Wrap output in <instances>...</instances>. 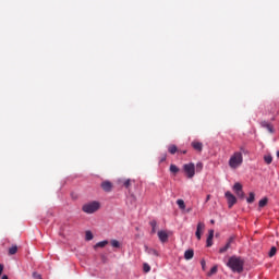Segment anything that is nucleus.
Instances as JSON below:
<instances>
[{
    "label": "nucleus",
    "instance_id": "1",
    "mask_svg": "<svg viewBox=\"0 0 279 279\" xmlns=\"http://www.w3.org/2000/svg\"><path fill=\"white\" fill-rule=\"evenodd\" d=\"M243 265H245V262H243L241 257L236 256L230 257L227 263V267H230L231 271L236 274H241L243 271Z\"/></svg>",
    "mask_w": 279,
    "mask_h": 279
},
{
    "label": "nucleus",
    "instance_id": "2",
    "mask_svg": "<svg viewBox=\"0 0 279 279\" xmlns=\"http://www.w3.org/2000/svg\"><path fill=\"white\" fill-rule=\"evenodd\" d=\"M243 165V153L235 151L229 159V167L231 169H239Z\"/></svg>",
    "mask_w": 279,
    "mask_h": 279
},
{
    "label": "nucleus",
    "instance_id": "3",
    "mask_svg": "<svg viewBox=\"0 0 279 279\" xmlns=\"http://www.w3.org/2000/svg\"><path fill=\"white\" fill-rule=\"evenodd\" d=\"M100 205L99 202L94 201L92 203H87L85 205H83L82 210L83 213H86L87 215H93V213H97V210H99Z\"/></svg>",
    "mask_w": 279,
    "mask_h": 279
},
{
    "label": "nucleus",
    "instance_id": "4",
    "mask_svg": "<svg viewBox=\"0 0 279 279\" xmlns=\"http://www.w3.org/2000/svg\"><path fill=\"white\" fill-rule=\"evenodd\" d=\"M183 171H184L186 178H189L190 180L195 178V163H193V162L185 163L183 166Z\"/></svg>",
    "mask_w": 279,
    "mask_h": 279
},
{
    "label": "nucleus",
    "instance_id": "5",
    "mask_svg": "<svg viewBox=\"0 0 279 279\" xmlns=\"http://www.w3.org/2000/svg\"><path fill=\"white\" fill-rule=\"evenodd\" d=\"M206 229V225L204 222H198L196 227L195 236L198 241H202V233Z\"/></svg>",
    "mask_w": 279,
    "mask_h": 279
},
{
    "label": "nucleus",
    "instance_id": "6",
    "mask_svg": "<svg viewBox=\"0 0 279 279\" xmlns=\"http://www.w3.org/2000/svg\"><path fill=\"white\" fill-rule=\"evenodd\" d=\"M234 243V236H230L223 247L219 248V254H226L227 250H230L232 247V244Z\"/></svg>",
    "mask_w": 279,
    "mask_h": 279
},
{
    "label": "nucleus",
    "instance_id": "7",
    "mask_svg": "<svg viewBox=\"0 0 279 279\" xmlns=\"http://www.w3.org/2000/svg\"><path fill=\"white\" fill-rule=\"evenodd\" d=\"M225 197H227L229 208H232V206L236 204V196H234L230 192H226Z\"/></svg>",
    "mask_w": 279,
    "mask_h": 279
},
{
    "label": "nucleus",
    "instance_id": "8",
    "mask_svg": "<svg viewBox=\"0 0 279 279\" xmlns=\"http://www.w3.org/2000/svg\"><path fill=\"white\" fill-rule=\"evenodd\" d=\"M132 182H134V180H131V179H120L118 181V184H120L121 186H124V189H131Z\"/></svg>",
    "mask_w": 279,
    "mask_h": 279
},
{
    "label": "nucleus",
    "instance_id": "9",
    "mask_svg": "<svg viewBox=\"0 0 279 279\" xmlns=\"http://www.w3.org/2000/svg\"><path fill=\"white\" fill-rule=\"evenodd\" d=\"M102 191H105L106 193H110V191H112V182L110 181H104L101 184H100Z\"/></svg>",
    "mask_w": 279,
    "mask_h": 279
},
{
    "label": "nucleus",
    "instance_id": "10",
    "mask_svg": "<svg viewBox=\"0 0 279 279\" xmlns=\"http://www.w3.org/2000/svg\"><path fill=\"white\" fill-rule=\"evenodd\" d=\"M158 238L161 243H167L169 241V234L167 231H158Z\"/></svg>",
    "mask_w": 279,
    "mask_h": 279
},
{
    "label": "nucleus",
    "instance_id": "11",
    "mask_svg": "<svg viewBox=\"0 0 279 279\" xmlns=\"http://www.w3.org/2000/svg\"><path fill=\"white\" fill-rule=\"evenodd\" d=\"M260 125H262L263 128H266V130H268V132H269L270 134H274V126L271 125V123H269V122H267V121H262V122H260Z\"/></svg>",
    "mask_w": 279,
    "mask_h": 279
},
{
    "label": "nucleus",
    "instance_id": "12",
    "mask_svg": "<svg viewBox=\"0 0 279 279\" xmlns=\"http://www.w3.org/2000/svg\"><path fill=\"white\" fill-rule=\"evenodd\" d=\"M192 147L196 151H202V149H204V144H202V142H192Z\"/></svg>",
    "mask_w": 279,
    "mask_h": 279
},
{
    "label": "nucleus",
    "instance_id": "13",
    "mask_svg": "<svg viewBox=\"0 0 279 279\" xmlns=\"http://www.w3.org/2000/svg\"><path fill=\"white\" fill-rule=\"evenodd\" d=\"M168 151L173 156L174 154H178L180 149H178V146H175L174 144H171L168 146Z\"/></svg>",
    "mask_w": 279,
    "mask_h": 279
},
{
    "label": "nucleus",
    "instance_id": "14",
    "mask_svg": "<svg viewBox=\"0 0 279 279\" xmlns=\"http://www.w3.org/2000/svg\"><path fill=\"white\" fill-rule=\"evenodd\" d=\"M193 256H195V252H193V250L185 251V253H184L185 260H191L193 258Z\"/></svg>",
    "mask_w": 279,
    "mask_h": 279
},
{
    "label": "nucleus",
    "instance_id": "15",
    "mask_svg": "<svg viewBox=\"0 0 279 279\" xmlns=\"http://www.w3.org/2000/svg\"><path fill=\"white\" fill-rule=\"evenodd\" d=\"M256 199V194L254 192H251L248 194V197L246 198L247 204H254V201Z\"/></svg>",
    "mask_w": 279,
    "mask_h": 279
},
{
    "label": "nucleus",
    "instance_id": "16",
    "mask_svg": "<svg viewBox=\"0 0 279 279\" xmlns=\"http://www.w3.org/2000/svg\"><path fill=\"white\" fill-rule=\"evenodd\" d=\"M16 252H19V246L12 245V246L9 248V256H14V254H16Z\"/></svg>",
    "mask_w": 279,
    "mask_h": 279
},
{
    "label": "nucleus",
    "instance_id": "17",
    "mask_svg": "<svg viewBox=\"0 0 279 279\" xmlns=\"http://www.w3.org/2000/svg\"><path fill=\"white\" fill-rule=\"evenodd\" d=\"M170 173H180V168H178V166L175 165H170Z\"/></svg>",
    "mask_w": 279,
    "mask_h": 279
},
{
    "label": "nucleus",
    "instance_id": "18",
    "mask_svg": "<svg viewBox=\"0 0 279 279\" xmlns=\"http://www.w3.org/2000/svg\"><path fill=\"white\" fill-rule=\"evenodd\" d=\"M267 202H269L267 197L262 198L258 203L259 208H265V206H267Z\"/></svg>",
    "mask_w": 279,
    "mask_h": 279
},
{
    "label": "nucleus",
    "instance_id": "19",
    "mask_svg": "<svg viewBox=\"0 0 279 279\" xmlns=\"http://www.w3.org/2000/svg\"><path fill=\"white\" fill-rule=\"evenodd\" d=\"M177 204L181 210H184L186 208V204L184 203V199H178Z\"/></svg>",
    "mask_w": 279,
    "mask_h": 279
},
{
    "label": "nucleus",
    "instance_id": "20",
    "mask_svg": "<svg viewBox=\"0 0 279 279\" xmlns=\"http://www.w3.org/2000/svg\"><path fill=\"white\" fill-rule=\"evenodd\" d=\"M106 245H108V240L96 243L94 248L97 250V247H106Z\"/></svg>",
    "mask_w": 279,
    "mask_h": 279
},
{
    "label": "nucleus",
    "instance_id": "21",
    "mask_svg": "<svg viewBox=\"0 0 279 279\" xmlns=\"http://www.w3.org/2000/svg\"><path fill=\"white\" fill-rule=\"evenodd\" d=\"M264 160H265L266 165H271V162H274V157H271V155H266L264 157Z\"/></svg>",
    "mask_w": 279,
    "mask_h": 279
},
{
    "label": "nucleus",
    "instance_id": "22",
    "mask_svg": "<svg viewBox=\"0 0 279 279\" xmlns=\"http://www.w3.org/2000/svg\"><path fill=\"white\" fill-rule=\"evenodd\" d=\"M233 191L234 193H238L239 191H243V185H241V183H235L233 185Z\"/></svg>",
    "mask_w": 279,
    "mask_h": 279
},
{
    "label": "nucleus",
    "instance_id": "23",
    "mask_svg": "<svg viewBox=\"0 0 279 279\" xmlns=\"http://www.w3.org/2000/svg\"><path fill=\"white\" fill-rule=\"evenodd\" d=\"M146 252H147V254H153V256H159L158 251H156L154 248H149L147 246H146Z\"/></svg>",
    "mask_w": 279,
    "mask_h": 279
},
{
    "label": "nucleus",
    "instance_id": "24",
    "mask_svg": "<svg viewBox=\"0 0 279 279\" xmlns=\"http://www.w3.org/2000/svg\"><path fill=\"white\" fill-rule=\"evenodd\" d=\"M156 226H158L156 220L150 221L151 234H156Z\"/></svg>",
    "mask_w": 279,
    "mask_h": 279
},
{
    "label": "nucleus",
    "instance_id": "25",
    "mask_svg": "<svg viewBox=\"0 0 279 279\" xmlns=\"http://www.w3.org/2000/svg\"><path fill=\"white\" fill-rule=\"evenodd\" d=\"M235 195L240 197V199H245V192H243V190L235 192Z\"/></svg>",
    "mask_w": 279,
    "mask_h": 279
},
{
    "label": "nucleus",
    "instance_id": "26",
    "mask_svg": "<svg viewBox=\"0 0 279 279\" xmlns=\"http://www.w3.org/2000/svg\"><path fill=\"white\" fill-rule=\"evenodd\" d=\"M278 252V248H276V246H272L269 251V256L270 258L276 256V253Z\"/></svg>",
    "mask_w": 279,
    "mask_h": 279
},
{
    "label": "nucleus",
    "instance_id": "27",
    "mask_svg": "<svg viewBox=\"0 0 279 279\" xmlns=\"http://www.w3.org/2000/svg\"><path fill=\"white\" fill-rule=\"evenodd\" d=\"M143 269L145 274H149V271H151V266H149V264H144Z\"/></svg>",
    "mask_w": 279,
    "mask_h": 279
},
{
    "label": "nucleus",
    "instance_id": "28",
    "mask_svg": "<svg viewBox=\"0 0 279 279\" xmlns=\"http://www.w3.org/2000/svg\"><path fill=\"white\" fill-rule=\"evenodd\" d=\"M85 239H86V241H93V232L86 231Z\"/></svg>",
    "mask_w": 279,
    "mask_h": 279
},
{
    "label": "nucleus",
    "instance_id": "29",
    "mask_svg": "<svg viewBox=\"0 0 279 279\" xmlns=\"http://www.w3.org/2000/svg\"><path fill=\"white\" fill-rule=\"evenodd\" d=\"M111 245L117 248L121 247V243L118 240H111Z\"/></svg>",
    "mask_w": 279,
    "mask_h": 279
},
{
    "label": "nucleus",
    "instance_id": "30",
    "mask_svg": "<svg viewBox=\"0 0 279 279\" xmlns=\"http://www.w3.org/2000/svg\"><path fill=\"white\" fill-rule=\"evenodd\" d=\"M202 169H204V163L197 162L196 163V171H197V173H201Z\"/></svg>",
    "mask_w": 279,
    "mask_h": 279
},
{
    "label": "nucleus",
    "instance_id": "31",
    "mask_svg": "<svg viewBox=\"0 0 279 279\" xmlns=\"http://www.w3.org/2000/svg\"><path fill=\"white\" fill-rule=\"evenodd\" d=\"M215 274H217V266H214V267L210 269L208 276H215Z\"/></svg>",
    "mask_w": 279,
    "mask_h": 279
},
{
    "label": "nucleus",
    "instance_id": "32",
    "mask_svg": "<svg viewBox=\"0 0 279 279\" xmlns=\"http://www.w3.org/2000/svg\"><path fill=\"white\" fill-rule=\"evenodd\" d=\"M207 247H213V238H207Z\"/></svg>",
    "mask_w": 279,
    "mask_h": 279
},
{
    "label": "nucleus",
    "instance_id": "33",
    "mask_svg": "<svg viewBox=\"0 0 279 279\" xmlns=\"http://www.w3.org/2000/svg\"><path fill=\"white\" fill-rule=\"evenodd\" d=\"M33 278L35 279H43V276L38 272H33Z\"/></svg>",
    "mask_w": 279,
    "mask_h": 279
},
{
    "label": "nucleus",
    "instance_id": "34",
    "mask_svg": "<svg viewBox=\"0 0 279 279\" xmlns=\"http://www.w3.org/2000/svg\"><path fill=\"white\" fill-rule=\"evenodd\" d=\"M209 239H215V230H209V235H208Z\"/></svg>",
    "mask_w": 279,
    "mask_h": 279
},
{
    "label": "nucleus",
    "instance_id": "35",
    "mask_svg": "<svg viewBox=\"0 0 279 279\" xmlns=\"http://www.w3.org/2000/svg\"><path fill=\"white\" fill-rule=\"evenodd\" d=\"M167 160V155H162L159 159V162H165Z\"/></svg>",
    "mask_w": 279,
    "mask_h": 279
},
{
    "label": "nucleus",
    "instance_id": "36",
    "mask_svg": "<svg viewBox=\"0 0 279 279\" xmlns=\"http://www.w3.org/2000/svg\"><path fill=\"white\" fill-rule=\"evenodd\" d=\"M201 265L203 269H206V260L202 259Z\"/></svg>",
    "mask_w": 279,
    "mask_h": 279
},
{
    "label": "nucleus",
    "instance_id": "37",
    "mask_svg": "<svg viewBox=\"0 0 279 279\" xmlns=\"http://www.w3.org/2000/svg\"><path fill=\"white\" fill-rule=\"evenodd\" d=\"M3 274V264H0V276Z\"/></svg>",
    "mask_w": 279,
    "mask_h": 279
},
{
    "label": "nucleus",
    "instance_id": "38",
    "mask_svg": "<svg viewBox=\"0 0 279 279\" xmlns=\"http://www.w3.org/2000/svg\"><path fill=\"white\" fill-rule=\"evenodd\" d=\"M178 154H186V150H179Z\"/></svg>",
    "mask_w": 279,
    "mask_h": 279
},
{
    "label": "nucleus",
    "instance_id": "39",
    "mask_svg": "<svg viewBox=\"0 0 279 279\" xmlns=\"http://www.w3.org/2000/svg\"><path fill=\"white\" fill-rule=\"evenodd\" d=\"M209 201H210V195H207L206 202H209Z\"/></svg>",
    "mask_w": 279,
    "mask_h": 279
},
{
    "label": "nucleus",
    "instance_id": "40",
    "mask_svg": "<svg viewBox=\"0 0 279 279\" xmlns=\"http://www.w3.org/2000/svg\"><path fill=\"white\" fill-rule=\"evenodd\" d=\"M1 279H8V275L2 276Z\"/></svg>",
    "mask_w": 279,
    "mask_h": 279
},
{
    "label": "nucleus",
    "instance_id": "41",
    "mask_svg": "<svg viewBox=\"0 0 279 279\" xmlns=\"http://www.w3.org/2000/svg\"><path fill=\"white\" fill-rule=\"evenodd\" d=\"M210 223H215V220H210Z\"/></svg>",
    "mask_w": 279,
    "mask_h": 279
}]
</instances>
